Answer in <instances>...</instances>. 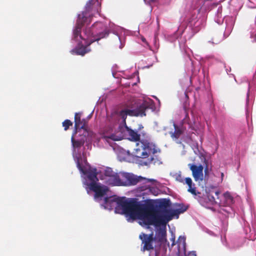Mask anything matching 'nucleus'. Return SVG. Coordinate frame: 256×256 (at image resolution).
Listing matches in <instances>:
<instances>
[{
	"label": "nucleus",
	"mask_w": 256,
	"mask_h": 256,
	"mask_svg": "<svg viewBox=\"0 0 256 256\" xmlns=\"http://www.w3.org/2000/svg\"><path fill=\"white\" fill-rule=\"evenodd\" d=\"M184 110L185 112V117L182 120V124H186L188 125L189 128L191 129L192 130H196V127L195 126V122L190 120L188 116V110L186 108H184Z\"/></svg>",
	"instance_id": "nucleus-16"
},
{
	"label": "nucleus",
	"mask_w": 256,
	"mask_h": 256,
	"mask_svg": "<svg viewBox=\"0 0 256 256\" xmlns=\"http://www.w3.org/2000/svg\"><path fill=\"white\" fill-rule=\"evenodd\" d=\"M176 179L177 181H178L180 182L184 183V178H182V175L180 174H178L176 176Z\"/></svg>",
	"instance_id": "nucleus-31"
},
{
	"label": "nucleus",
	"mask_w": 256,
	"mask_h": 256,
	"mask_svg": "<svg viewBox=\"0 0 256 256\" xmlns=\"http://www.w3.org/2000/svg\"><path fill=\"white\" fill-rule=\"evenodd\" d=\"M139 238L141 240L142 244H143V246L141 248L142 251L145 252L154 249L153 242L154 238L152 232L149 234L141 233L139 236Z\"/></svg>",
	"instance_id": "nucleus-7"
},
{
	"label": "nucleus",
	"mask_w": 256,
	"mask_h": 256,
	"mask_svg": "<svg viewBox=\"0 0 256 256\" xmlns=\"http://www.w3.org/2000/svg\"><path fill=\"white\" fill-rule=\"evenodd\" d=\"M116 172H113L111 168H108L105 170L104 175L106 177V178H108L110 177L112 175H113Z\"/></svg>",
	"instance_id": "nucleus-28"
},
{
	"label": "nucleus",
	"mask_w": 256,
	"mask_h": 256,
	"mask_svg": "<svg viewBox=\"0 0 256 256\" xmlns=\"http://www.w3.org/2000/svg\"><path fill=\"white\" fill-rule=\"evenodd\" d=\"M170 240L172 242V244H171V248H172L175 244V238H172Z\"/></svg>",
	"instance_id": "nucleus-34"
},
{
	"label": "nucleus",
	"mask_w": 256,
	"mask_h": 256,
	"mask_svg": "<svg viewBox=\"0 0 256 256\" xmlns=\"http://www.w3.org/2000/svg\"><path fill=\"white\" fill-rule=\"evenodd\" d=\"M142 40L143 42H145V41H146V39H145L144 38H142Z\"/></svg>",
	"instance_id": "nucleus-36"
},
{
	"label": "nucleus",
	"mask_w": 256,
	"mask_h": 256,
	"mask_svg": "<svg viewBox=\"0 0 256 256\" xmlns=\"http://www.w3.org/2000/svg\"><path fill=\"white\" fill-rule=\"evenodd\" d=\"M177 244L178 246V248H180V245L185 246L186 244V239L184 237L180 236L178 241Z\"/></svg>",
	"instance_id": "nucleus-29"
},
{
	"label": "nucleus",
	"mask_w": 256,
	"mask_h": 256,
	"mask_svg": "<svg viewBox=\"0 0 256 256\" xmlns=\"http://www.w3.org/2000/svg\"><path fill=\"white\" fill-rule=\"evenodd\" d=\"M116 202L115 212L118 214H124L132 220L138 219L140 224L144 226L148 212L150 210V202L140 204L136 198H126L123 197L114 198L106 197L104 203L106 206L111 205Z\"/></svg>",
	"instance_id": "nucleus-1"
},
{
	"label": "nucleus",
	"mask_w": 256,
	"mask_h": 256,
	"mask_svg": "<svg viewBox=\"0 0 256 256\" xmlns=\"http://www.w3.org/2000/svg\"><path fill=\"white\" fill-rule=\"evenodd\" d=\"M90 190L94 192V197L100 198L104 196L108 191V188L106 186H100L96 182H90L86 184Z\"/></svg>",
	"instance_id": "nucleus-9"
},
{
	"label": "nucleus",
	"mask_w": 256,
	"mask_h": 256,
	"mask_svg": "<svg viewBox=\"0 0 256 256\" xmlns=\"http://www.w3.org/2000/svg\"><path fill=\"white\" fill-rule=\"evenodd\" d=\"M222 38L219 40H216L215 38H212V43L214 44H218L222 41Z\"/></svg>",
	"instance_id": "nucleus-32"
},
{
	"label": "nucleus",
	"mask_w": 256,
	"mask_h": 256,
	"mask_svg": "<svg viewBox=\"0 0 256 256\" xmlns=\"http://www.w3.org/2000/svg\"><path fill=\"white\" fill-rule=\"evenodd\" d=\"M224 198L226 200V203L227 204L230 205L233 203L234 199L230 192H225L224 194Z\"/></svg>",
	"instance_id": "nucleus-24"
},
{
	"label": "nucleus",
	"mask_w": 256,
	"mask_h": 256,
	"mask_svg": "<svg viewBox=\"0 0 256 256\" xmlns=\"http://www.w3.org/2000/svg\"><path fill=\"white\" fill-rule=\"evenodd\" d=\"M204 163L206 164V166H204V176H208V162L207 160L204 159Z\"/></svg>",
	"instance_id": "nucleus-30"
},
{
	"label": "nucleus",
	"mask_w": 256,
	"mask_h": 256,
	"mask_svg": "<svg viewBox=\"0 0 256 256\" xmlns=\"http://www.w3.org/2000/svg\"><path fill=\"white\" fill-rule=\"evenodd\" d=\"M116 40H118V42H120V38L119 36H116Z\"/></svg>",
	"instance_id": "nucleus-35"
},
{
	"label": "nucleus",
	"mask_w": 256,
	"mask_h": 256,
	"mask_svg": "<svg viewBox=\"0 0 256 256\" xmlns=\"http://www.w3.org/2000/svg\"><path fill=\"white\" fill-rule=\"evenodd\" d=\"M154 182H153V184ZM150 183L147 184H144V186L142 187L141 190H148V191L152 194H153L154 196H158L159 194L160 190L158 188H155V187H152L150 184Z\"/></svg>",
	"instance_id": "nucleus-19"
},
{
	"label": "nucleus",
	"mask_w": 256,
	"mask_h": 256,
	"mask_svg": "<svg viewBox=\"0 0 256 256\" xmlns=\"http://www.w3.org/2000/svg\"><path fill=\"white\" fill-rule=\"evenodd\" d=\"M106 121L112 124L117 123L118 118L116 113L112 112L110 116H107Z\"/></svg>",
	"instance_id": "nucleus-22"
},
{
	"label": "nucleus",
	"mask_w": 256,
	"mask_h": 256,
	"mask_svg": "<svg viewBox=\"0 0 256 256\" xmlns=\"http://www.w3.org/2000/svg\"><path fill=\"white\" fill-rule=\"evenodd\" d=\"M150 108L148 102H144L140 106L134 110L126 108L127 116H146V110Z\"/></svg>",
	"instance_id": "nucleus-8"
},
{
	"label": "nucleus",
	"mask_w": 256,
	"mask_h": 256,
	"mask_svg": "<svg viewBox=\"0 0 256 256\" xmlns=\"http://www.w3.org/2000/svg\"><path fill=\"white\" fill-rule=\"evenodd\" d=\"M94 28H96L98 32H97L96 35L92 36L93 38H91V36L92 35V33L91 32V34L89 38L90 42L88 44V46H90L94 42H98L100 40L107 37L109 34V29L102 22H96L92 25V31H94Z\"/></svg>",
	"instance_id": "nucleus-5"
},
{
	"label": "nucleus",
	"mask_w": 256,
	"mask_h": 256,
	"mask_svg": "<svg viewBox=\"0 0 256 256\" xmlns=\"http://www.w3.org/2000/svg\"><path fill=\"white\" fill-rule=\"evenodd\" d=\"M206 192L208 198V200L210 204H220V201L218 202L216 200H218V196L220 192L214 188H208L206 189Z\"/></svg>",
	"instance_id": "nucleus-11"
},
{
	"label": "nucleus",
	"mask_w": 256,
	"mask_h": 256,
	"mask_svg": "<svg viewBox=\"0 0 256 256\" xmlns=\"http://www.w3.org/2000/svg\"><path fill=\"white\" fill-rule=\"evenodd\" d=\"M76 166L78 170L81 172H82L84 174L87 175L88 178L91 181V182H96L98 180L96 169H94V170H90L88 172L85 171L78 158L76 161Z\"/></svg>",
	"instance_id": "nucleus-12"
},
{
	"label": "nucleus",
	"mask_w": 256,
	"mask_h": 256,
	"mask_svg": "<svg viewBox=\"0 0 256 256\" xmlns=\"http://www.w3.org/2000/svg\"><path fill=\"white\" fill-rule=\"evenodd\" d=\"M170 201L169 200L163 199L162 200L159 204V206L160 208H166L170 206Z\"/></svg>",
	"instance_id": "nucleus-25"
},
{
	"label": "nucleus",
	"mask_w": 256,
	"mask_h": 256,
	"mask_svg": "<svg viewBox=\"0 0 256 256\" xmlns=\"http://www.w3.org/2000/svg\"><path fill=\"white\" fill-rule=\"evenodd\" d=\"M186 97H187V96H188V95H187V94H186Z\"/></svg>",
	"instance_id": "nucleus-39"
},
{
	"label": "nucleus",
	"mask_w": 256,
	"mask_h": 256,
	"mask_svg": "<svg viewBox=\"0 0 256 256\" xmlns=\"http://www.w3.org/2000/svg\"><path fill=\"white\" fill-rule=\"evenodd\" d=\"M62 124V126L64 127V130H67L70 126H72V122L69 120H64Z\"/></svg>",
	"instance_id": "nucleus-27"
},
{
	"label": "nucleus",
	"mask_w": 256,
	"mask_h": 256,
	"mask_svg": "<svg viewBox=\"0 0 256 256\" xmlns=\"http://www.w3.org/2000/svg\"><path fill=\"white\" fill-rule=\"evenodd\" d=\"M185 256H196V251H192L188 252L187 254H186Z\"/></svg>",
	"instance_id": "nucleus-33"
},
{
	"label": "nucleus",
	"mask_w": 256,
	"mask_h": 256,
	"mask_svg": "<svg viewBox=\"0 0 256 256\" xmlns=\"http://www.w3.org/2000/svg\"><path fill=\"white\" fill-rule=\"evenodd\" d=\"M224 176V174H223V173H222V174H221V176H222V178Z\"/></svg>",
	"instance_id": "nucleus-38"
},
{
	"label": "nucleus",
	"mask_w": 256,
	"mask_h": 256,
	"mask_svg": "<svg viewBox=\"0 0 256 256\" xmlns=\"http://www.w3.org/2000/svg\"><path fill=\"white\" fill-rule=\"evenodd\" d=\"M188 166L192 170L194 180L199 182H202L204 180V166L201 164L198 166L193 164H188Z\"/></svg>",
	"instance_id": "nucleus-10"
},
{
	"label": "nucleus",
	"mask_w": 256,
	"mask_h": 256,
	"mask_svg": "<svg viewBox=\"0 0 256 256\" xmlns=\"http://www.w3.org/2000/svg\"><path fill=\"white\" fill-rule=\"evenodd\" d=\"M184 184H186L188 186V191L193 195L196 196L198 194H200V192H196V188L194 186V184L192 183L191 178H186Z\"/></svg>",
	"instance_id": "nucleus-17"
},
{
	"label": "nucleus",
	"mask_w": 256,
	"mask_h": 256,
	"mask_svg": "<svg viewBox=\"0 0 256 256\" xmlns=\"http://www.w3.org/2000/svg\"><path fill=\"white\" fill-rule=\"evenodd\" d=\"M121 176L126 178L130 185L134 186L138 182L144 184L148 183H153L156 182V180L154 179L146 178L141 176H137L129 173H122L121 174Z\"/></svg>",
	"instance_id": "nucleus-6"
},
{
	"label": "nucleus",
	"mask_w": 256,
	"mask_h": 256,
	"mask_svg": "<svg viewBox=\"0 0 256 256\" xmlns=\"http://www.w3.org/2000/svg\"><path fill=\"white\" fill-rule=\"evenodd\" d=\"M122 47H123V46H122V44H120V48H122Z\"/></svg>",
	"instance_id": "nucleus-37"
},
{
	"label": "nucleus",
	"mask_w": 256,
	"mask_h": 256,
	"mask_svg": "<svg viewBox=\"0 0 256 256\" xmlns=\"http://www.w3.org/2000/svg\"><path fill=\"white\" fill-rule=\"evenodd\" d=\"M150 210L148 212L144 226H158L160 225L166 226V224L174 216V212H171L168 210H165L164 213L157 215V210L154 205L150 202Z\"/></svg>",
	"instance_id": "nucleus-4"
},
{
	"label": "nucleus",
	"mask_w": 256,
	"mask_h": 256,
	"mask_svg": "<svg viewBox=\"0 0 256 256\" xmlns=\"http://www.w3.org/2000/svg\"><path fill=\"white\" fill-rule=\"evenodd\" d=\"M128 138L134 142H138L135 148L134 156L138 158L146 159L144 164H160L162 162L159 156L160 150L152 143L147 141H139L140 134L138 132L126 126Z\"/></svg>",
	"instance_id": "nucleus-3"
},
{
	"label": "nucleus",
	"mask_w": 256,
	"mask_h": 256,
	"mask_svg": "<svg viewBox=\"0 0 256 256\" xmlns=\"http://www.w3.org/2000/svg\"><path fill=\"white\" fill-rule=\"evenodd\" d=\"M118 114L122 119L123 122H126V120L128 116L126 108L120 110L118 112Z\"/></svg>",
	"instance_id": "nucleus-26"
},
{
	"label": "nucleus",
	"mask_w": 256,
	"mask_h": 256,
	"mask_svg": "<svg viewBox=\"0 0 256 256\" xmlns=\"http://www.w3.org/2000/svg\"><path fill=\"white\" fill-rule=\"evenodd\" d=\"M100 6V3L98 0H90L86 4V10L79 14L76 20V26L74 30V38L76 40H78V38L85 41V46L81 45L78 48L75 49L76 54L84 56L86 54L90 52V49L88 48L90 46L88 44L90 42L89 38L91 34L90 30H86L84 32L86 37H84L81 35V29L83 26L86 24H89L92 21V18L93 16L94 12H98V7Z\"/></svg>",
	"instance_id": "nucleus-2"
},
{
	"label": "nucleus",
	"mask_w": 256,
	"mask_h": 256,
	"mask_svg": "<svg viewBox=\"0 0 256 256\" xmlns=\"http://www.w3.org/2000/svg\"><path fill=\"white\" fill-rule=\"evenodd\" d=\"M78 132L82 133V140L86 139V142H91L93 137L94 136V132L88 129V126L84 127V128H80Z\"/></svg>",
	"instance_id": "nucleus-15"
},
{
	"label": "nucleus",
	"mask_w": 256,
	"mask_h": 256,
	"mask_svg": "<svg viewBox=\"0 0 256 256\" xmlns=\"http://www.w3.org/2000/svg\"><path fill=\"white\" fill-rule=\"evenodd\" d=\"M174 132H170L171 137L172 138H178L182 134V131L176 124H174Z\"/></svg>",
	"instance_id": "nucleus-21"
},
{
	"label": "nucleus",
	"mask_w": 256,
	"mask_h": 256,
	"mask_svg": "<svg viewBox=\"0 0 256 256\" xmlns=\"http://www.w3.org/2000/svg\"><path fill=\"white\" fill-rule=\"evenodd\" d=\"M106 181L108 185L111 186H120L126 185V182L122 181L120 179V174L116 172L112 175L110 177L106 178Z\"/></svg>",
	"instance_id": "nucleus-14"
},
{
	"label": "nucleus",
	"mask_w": 256,
	"mask_h": 256,
	"mask_svg": "<svg viewBox=\"0 0 256 256\" xmlns=\"http://www.w3.org/2000/svg\"><path fill=\"white\" fill-rule=\"evenodd\" d=\"M82 113L76 112L74 114V134L80 128H84L87 126V122L84 118H81Z\"/></svg>",
	"instance_id": "nucleus-13"
},
{
	"label": "nucleus",
	"mask_w": 256,
	"mask_h": 256,
	"mask_svg": "<svg viewBox=\"0 0 256 256\" xmlns=\"http://www.w3.org/2000/svg\"><path fill=\"white\" fill-rule=\"evenodd\" d=\"M157 236H158V239L159 242H164L166 241V226H163L162 228H160L158 230Z\"/></svg>",
	"instance_id": "nucleus-18"
},
{
	"label": "nucleus",
	"mask_w": 256,
	"mask_h": 256,
	"mask_svg": "<svg viewBox=\"0 0 256 256\" xmlns=\"http://www.w3.org/2000/svg\"><path fill=\"white\" fill-rule=\"evenodd\" d=\"M188 208V207L187 206H186L183 204H179L177 208L174 210V214L176 215H178L179 214L183 213L186 211Z\"/></svg>",
	"instance_id": "nucleus-23"
},
{
	"label": "nucleus",
	"mask_w": 256,
	"mask_h": 256,
	"mask_svg": "<svg viewBox=\"0 0 256 256\" xmlns=\"http://www.w3.org/2000/svg\"><path fill=\"white\" fill-rule=\"evenodd\" d=\"M74 133L72 134L71 138V141L73 147L74 148H78L81 147L86 142V139L82 140L80 138V139L79 140H76L74 138Z\"/></svg>",
	"instance_id": "nucleus-20"
}]
</instances>
